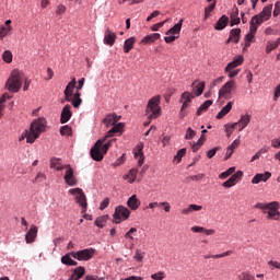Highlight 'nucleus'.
Returning <instances> with one entry per match:
<instances>
[{
  "label": "nucleus",
  "mask_w": 280,
  "mask_h": 280,
  "mask_svg": "<svg viewBox=\"0 0 280 280\" xmlns=\"http://www.w3.org/2000/svg\"><path fill=\"white\" fill-rule=\"evenodd\" d=\"M115 40H117V35L110 31V28H106L104 34V44L113 47L115 45Z\"/></svg>",
  "instance_id": "obj_17"
},
{
  "label": "nucleus",
  "mask_w": 280,
  "mask_h": 280,
  "mask_svg": "<svg viewBox=\"0 0 280 280\" xmlns=\"http://www.w3.org/2000/svg\"><path fill=\"white\" fill-rule=\"evenodd\" d=\"M72 129L69 125L62 126L60 128V135L62 137H71Z\"/></svg>",
  "instance_id": "obj_40"
},
{
  "label": "nucleus",
  "mask_w": 280,
  "mask_h": 280,
  "mask_svg": "<svg viewBox=\"0 0 280 280\" xmlns=\"http://www.w3.org/2000/svg\"><path fill=\"white\" fill-rule=\"evenodd\" d=\"M271 16H272V4H268L264 7L262 11L259 14L254 15L249 23H252L253 25H256V27H259L261 23H265V21H269Z\"/></svg>",
  "instance_id": "obj_6"
},
{
  "label": "nucleus",
  "mask_w": 280,
  "mask_h": 280,
  "mask_svg": "<svg viewBox=\"0 0 280 280\" xmlns=\"http://www.w3.org/2000/svg\"><path fill=\"white\" fill-rule=\"evenodd\" d=\"M279 45H280V37L275 43L268 42L266 46V54H270L271 51H273V49H277Z\"/></svg>",
  "instance_id": "obj_37"
},
{
  "label": "nucleus",
  "mask_w": 280,
  "mask_h": 280,
  "mask_svg": "<svg viewBox=\"0 0 280 280\" xmlns=\"http://www.w3.org/2000/svg\"><path fill=\"white\" fill-rule=\"evenodd\" d=\"M154 207H163L165 213H170V211H172V206L167 201H163V202L155 201V202L149 203V209H154Z\"/></svg>",
  "instance_id": "obj_28"
},
{
  "label": "nucleus",
  "mask_w": 280,
  "mask_h": 280,
  "mask_svg": "<svg viewBox=\"0 0 280 280\" xmlns=\"http://www.w3.org/2000/svg\"><path fill=\"white\" fill-rule=\"evenodd\" d=\"M191 148H192V152H197L198 150H200V148H202V142L198 140L196 143L191 145Z\"/></svg>",
  "instance_id": "obj_58"
},
{
  "label": "nucleus",
  "mask_w": 280,
  "mask_h": 280,
  "mask_svg": "<svg viewBox=\"0 0 280 280\" xmlns=\"http://www.w3.org/2000/svg\"><path fill=\"white\" fill-rule=\"evenodd\" d=\"M47 128V120L45 118H38L31 124V128L26 131V143H34L42 132H45Z\"/></svg>",
  "instance_id": "obj_2"
},
{
  "label": "nucleus",
  "mask_w": 280,
  "mask_h": 280,
  "mask_svg": "<svg viewBox=\"0 0 280 280\" xmlns=\"http://www.w3.org/2000/svg\"><path fill=\"white\" fill-rule=\"evenodd\" d=\"M135 159H138V166L141 167L145 161V155L143 154V143L137 145V150L133 152Z\"/></svg>",
  "instance_id": "obj_18"
},
{
  "label": "nucleus",
  "mask_w": 280,
  "mask_h": 280,
  "mask_svg": "<svg viewBox=\"0 0 280 280\" xmlns=\"http://www.w3.org/2000/svg\"><path fill=\"white\" fill-rule=\"evenodd\" d=\"M241 34H242V30L241 28H233V30H231L230 36H229V38L226 40V45H229V43H231V42L235 43V44L240 43Z\"/></svg>",
  "instance_id": "obj_23"
},
{
  "label": "nucleus",
  "mask_w": 280,
  "mask_h": 280,
  "mask_svg": "<svg viewBox=\"0 0 280 280\" xmlns=\"http://www.w3.org/2000/svg\"><path fill=\"white\" fill-rule=\"evenodd\" d=\"M107 220H108V217H107V215H102V217H98V218L95 220L94 224H95L96 226H98V229H104V226H106Z\"/></svg>",
  "instance_id": "obj_38"
},
{
  "label": "nucleus",
  "mask_w": 280,
  "mask_h": 280,
  "mask_svg": "<svg viewBox=\"0 0 280 280\" xmlns=\"http://www.w3.org/2000/svg\"><path fill=\"white\" fill-rule=\"evenodd\" d=\"M219 150H222V147H215V148L209 150V151L207 152V156H208L209 159H213V158L215 156V153H217Z\"/></svg>",
  "instance_id": "obj_49"
},
{
  "label": "nucleus",
  "mask_w": 280,
  "mask_h": 280,
  "mask_svg": "<svg viewBox=\"0 0 280 280\" xmlns=\"http://www.w3.org/2000/svg\"><path fill=\"white\" fill-rule=\"evenodd\" d=\"M61 264H65V266H78V261L71 259V253L61 257Z\"/></svg>",
  "instance_id": "obj_35"
},
{
  "label": "nucleus",
  "mask_w": 280,
  "mask_h": 280,
  "mask_svg": "<svg viewBox=\"0 0 280 280\" xmlns=\"http://www.w3.org/2000/svg\"><path fill=\"white\" fill-rule=\"evenodd\" d=\"M231 27L233 25H240V10L237 8H234L231 13Z\"/></svg>",
  "instance_id": "obj_33"
},
{
  "label": "nucleus",
  "mask_w": 280,
  "mask_h": 280,
  "mask_svg": "<svg viewBox=\"0 0 280 280\" xmlns=\"http://www.w3.org/2000/svg\"><path fill=\"white\" fill-rule=\"evenodd\" d=\"M176 38H178V35H166L164 37L165 43L170 44V43H174V40H176Z\"/></svg>",
  "instance_id": "obj_56"
},
{
  "label": "nucleus",
  "mask_w": 280,
  "mask_h": 280,
  "mask_svg": "<svg viewBox=\"0 0 280 280\" xmlns=\"http://www.w3.org/2000/svg\"><path fill=\"white\" fill-rule=\"evenodd\" d=\"M191 231H192V233H203L205 228H202V226H192Z\"/></svg>",
  "instance_id": "obj_63"
},
{
  "label": "nucleus",
  "mask_w": 280,
  "mask_h": 280,
  "mask_svg": "<svg viewBox=\"0 0 280 280\" xmlns=\"http://www.w3.org/2000/svg\"><path fill=\"white\" fill-rule=\"evenodd\" d=\"M233 62H235L236 67H240V65H242V62H244V57L243 56H237L234 58Z\"/></svg>",
  "instance_id": "obj_61"
},
{
  "label": "nucleus",
  "mask_w": 280,
  "mask_h": 280,
  "mask_svg": "<svg viewBox=\"0 0 280 280\" xmlns=\"http://www.w3.org/2000/svg\"><path fill=\"white\" fill-rule=\"evenodd\" d=\"M233 108V102H229L218 114L217 119H223L231 113V109Z\"/></svg>",
  "instance_id": "obj_26"
},
{
  "label": "nucleus",
  "mask_w": 280,
  "mask_h": 280,
  "mask_svg": "<svg viewBox=\"0 0 280 280\" xmlns=\"http://www.w3.org/2000/svg\"><path fill=\"white\" fill-rule=\"evenodd\" d=\"M94 255V248H85L79 252H71V257H73V259H78V261H89L93 259Z\"/></svg>",
  "instance_id": "obj_10"
},
{
  "label": "nucleus",
  "mask_w": 280,
  "mask_h": 280,
  "mask_svg": "<svg viewBox=\"0 0 280 280\" xmlns=\"http://www.w3.org/2000/svg\"><path fill=\"white\" fill-rule=\"evenodd\" d=\"M237 280H255V277H253L250 273L242 272L238 275Z\"/></svg>",
  "instance_id": "obj_48"
},
{
  "label": "nucleus",
  "mask_w": 280,
  "mask_h": 280,
  "mask_svg": "<svg viewBox=\"0 0 280 280\" xmlns=\"http://www.w3.org/2000/svg\"><path fill=\"white\" fill-rule=\"evenodd\" d=\"M164 277H165V272L160 271V272L153 273L151 276V279H153V280H162Z\"/></svg>",
  "instance_id": "obj_55"
},
{
  "label": "nucleus",
  "mask_w": 280,
  "mask_h": 280,
  "mask_svg": "<svg viewBox=\"0 0 280 280\" xmlns=\"http://www.w3.org/2000/svg\"><path fill=\"white\" fill-rule=\"evenodd\" d=\"M73 113H71V105H66L62 108L61 116H60V121L61 124H67L69 119H71Z\"/></svg>",
  "instance_id": "obj_21"
},
{
  "label": "nucleus",
  "mask_w": 280,
  "mask_h": 280,
  "mask_svg": "<svg viewBox=\"0 0 280 280\" xmlns=\"http://www.w3.org/2000/svg\"><path fill=\"white\" fill-rule=\"evenodd\" d=\"M161 38V34L153 33L150 35L144 36V38L141 40L142 45H150L152 43H155V40H159Z\"/></svg>",
  "instance_id": "obj_27"
},
{
  "label": "nucleus",
  "mask_w": 280,
  "mask_h": 280,
  "mask_svg": "<svg viewBox=\"0 0 280 280\" xmlns=\"http://www.w3.org/2000/svg\"><path fill=\"white\" fill-rule=\"evenodd\" d=\"M213 101L208 100L203 104L200 105V107L197 109V116L200 117L202 113H207L209 110V107L212 106Z\"/></svg>",
  "instance_id": "obj_34"
},
{
  "label": "nucleus",
  "mask_w": 280,
  "mask_h": 280,
  "mask_svg": "<svg viewBox=\"0 0 280 280\" xmlns=\"http://www.w3.org/2000/svg\"><path fill=\"white\" fill-rule=\"evenodd\" d=\"M12 26H0V38H5V35L10 33Z\"/></svg>",
  "instance_id": "obj_46"
},
{
  "label": "nucleus",
  "mask_w": 280,
  "mask_h": 280,
  "mask_svg": "<svg viewBox=\"0 0 280 280\" xmlns=\"http://www.w3.org/2000/svg\"><path fill=\"white\" fill-rule=\"evenodd\" d=\"M185 154H187V149H180L177 154L175 155L174 160L177 162V163H180V161H183V156H185Z\"/></svg>",
  "instance_id": "obj_42"
},
{
  "label": "nucleus",
  "mask_w": 280,
  "mask_h": 280,
  "mask_svg": "<svg viewBox=\"0 0 280 280\" xmlns=\"http://www.w3.org/2000/svg\"><path fill=\"white\" fill-rule=\"evenodd\" d=\"M272 176L271 172H265V173H258L256 174L253 179H252V184L253 185H259V183H266L267 180H269V178Z\"/></svg>",
  "instance_id": "obj_15"
},
{
  "label": "nucleus",
  "mask_w": 280,
  "mask_h": 280,
  "mask_svg": "<svg viewBox=\"0 0 280 280\" xmlns=\"http://www.w3.org/2000/svg\"><path fill=\"white\" fill-rule=\"evenodd\" d=\"M258 27L259 26L249 22V32L245 35V49L247 47H250V44L253 43V40H255V35L257 34Z\"/></svg>",
  "instance_id": "obj_14"
},
{
  "label": "nucleus",
  "mask_w": 280,
  "mask_h": 280,
  "mask_svg": "<svg viewBox=\"0 0 280 280\" xmlns=\"http://www.w3.org/2000/svg\"><path fill=\"white\" fill-rule=\"evenodd\" d=\"M12 51L10 50H4L2 54V60L3 62H7V65H10V62H12Z\"/></svg>",
  "instance_id": "obj_39"
},
{
  "label": "nucleus",
  "mask_w": 280,
  "mask_h": 280,
  "mask_svg": "<svg viewBox=\"0 0 280 280\" xmlns=\"http://www.w3.org/2000/svg\"><path fill=\"white\" fill-rule=\"evenodd\" d=\"M75 84H78V82L75 81V78H73L66 86V90L63 92L66 102H71V95H73Z\"/></svg>",
  "instance_id": "obj_16"
},
{
  "label": "nucleus",
  "mask_w": 280,
  "mask_h": 280,
  "mask_svg": "<svg viewBox=\"0 0 280 280\" xmlns=\"http://www.w3.org/2000/svg\"><path fill=\"white\" fill-rule=\"evenodd\" d=\"M50 167L57 170V172H62V170H67V164H62V160L60 158H51Z\"/></svg>",
  "instance_id": "obj_20"
},
{
  "label": "nucleus",
  "mask_w": 280,
  "mask_h": 280,
  "mask_svg": "<svg viewBox=\"0 0 280 280\" xmlns=\"http://www.w3.org/2000/svg\"><path fill=\"white\" fill-rule=\"evenodd\" d=\"M233 69H237V66L235 65L234 61L230 62V63L225 67V72L233 71Z\"/></svg>",
  "instance_id": "obj_60"
},
{
  "label": "nucleus",
  "mask_w": 280,
  "mask_h": 280,
  "mask_svg": "<svg viewBox=\"0 0 280 280\" xmlns=\"http://www.w3.org/2000/svg\"><path fill=\"white\" fill-rule=\"evenodd\" d=\"M63 180L66 185H69V187H75V185H78V178L75 177L73 168L70 164H66Z\"/></svg>",
  "instance_id": "obj_12"
},
{
  "label": "nucleus",
  "mask_w": 280,
  "mask_h": 280,
  "mask_svg": "<svg viewBox=\"0 0 280 280\" xmlns=\"http://www.w3.org/2000/svg\"><path fill=\"white\" fill-rule=\"evenodd\" d=\"M86 272V269L84 267H77L73 270V273L77 276V278L82 279L84 277V273Z\"/></svg>",
  "instance_id": "obj_43"
},
{
  "label": "nucleus",
  "mask_w": 280,
  "mask_h": 280,
  "mask_svg": "<svg viewBox=\"0 0 280 280\" xmlns=\"http://www.w3.org/2000/svg\"><path fill=\"white\" fill-rule=\"evenodd\" d=\"M242 178H244V172L237 171L226 182H224L222 184V187L230 189V187H234V185H237V183H240V180H242Z\"/></svg>",
  "instance_id": "obj_13"
},
{
  "label": "nucleus",
  "mask_w": 280,
  "mask_h": 280,
  "mask_svg": "<svg viewBox=\"0 0 280 280\" xmlns=\"http://www.w3.org/2000/svg\"><path fill=\"white\" fill-rule=\"evenodd\" d=\"M23 86V81L21 80V71L18 69L12 70L7 83L5 89L11 93H19Z\"/></svg>",
  "instance_id": "obj_4"
},
{
  "label": "nucleus",
  "mask_w": 280,
  "mask_h": 280,
  "mask_svg": "<svg viewBox=\"0 0 280 280\" xmlns=\"http://www.w3.org/2000/svg\"><path fill=\"white\" fill-rule=\"evenodd\" d=\"M236 126L237 124L225 125L226 137H231L233 135V130H235Z\"/></svg>",
  "instance_id": "obj_47"
},
{
  "label": "nucleus",
  "mask_w": 280,
  "mask_h": 280,
  "mask_svg": "<svg viewBox=\"0 0 280 280\" xmlns=\"http://www.w3.org/2000/svg\"><path fill=\"white\" fill-rule=\"evenodd\" d=\"M271 145L276 149L280 148V138L271 140Z\"/></svg>",
  "instance_id": "obj_62"
},
{
  "label": "nucleus",
  "mask_w": 280,
  "mask_h": 280,
  "mask_svg": "<svg viewBox=\"0 0 280 280\" xmlns=\"http://www.w3.org/2000/svg\"><path fill=\"white\" fill-rule=\"evenodd\" d=\"M85 280H104V278H100L97 276H86Z\"/></svg>",
  "instance_id": "obj_64"
},
{
  "label": "nucleus",
  "mask_w": 280,
  "mask_h": 280,
  "mask_svg": "<svg viewBox=\"0 0 280 280\" xmlns=\"http://www.w3.org/2000/svg\"><path fill=\"white\" fill-rule=\"evenodd\" d=\"M38 235V228L36 225H32L30 231L25 235L26 244H33Z\"/></svg>",
  "instance_id": "obj_19"
},
{
  "label": "nucleus",
  "mask_w": 280,
  "mask_h": 280,
  "mask_svg": "<svg viewBox=\"0 0 280 280\" xmlns=\"http://www.w3.org/2000/svg\"><path fill=\"white\" fill-rule=\"evenodd\" d=\"M194 137H196V131L194 129H191V127H189L186 130L185 139H186V141H190L191 139H194Z\"/></svg>",
  "instance_id": "obj_45"
},
{
  "label": "nucleus",
  "mask_w": 280,
  "mask_h": 280,
  "mask_svg": "<svg viewBox=\"0 0 280 280\" xmlns=\"http://www.w3.org/2000/svg\"><path fill=\"white\" fill-rule=\"evenodd\" d=\"M256 209H261L262 213H268V220H280L279 205L277 202L256 203Z\"/></svg>",
  "instance_id": "obj_5"
},
{
  "label": "nucleus",
  "mask_w": 280,
  "mask_h": 280,
  "mask_svg": "<svg viewBox=\"0 0 280 280\" xmlns=\"http://www.w3.org/2000/svg\"><path fill=\"white\" fill-rule=\"evenodd\" d=\"M143 255L144 254L141 252V249H137L133 259H136V261H143Z\"/></svg>",
  "instance_id": "obj_52"
},
{
  "label": "nucleus",
  "mask_w": 280,
  "mask_h": 280,
  "mask_svg": "<svg viewBox=\"0 0 280 280\" xmlns=\"http://www.w3.org/2000/svg\"><path fill=\"white\" fill-rule=\"evenodd\" d=\"M119 119H121V116H117V114H109L103 119V124L106 126V128H109V126H113V128L108 130L105 137L98 139L90 150V154L93 161H104V155L108 152V150H110L113 141H116L115 139H112L106 142V139H108V137H115V135H121V132H124L125 125L124 122L117 124Z\"/></svg>",
  "instance_id": "obj_1"
},
{
  "label": "nucleus",
  "mask_w": 280,
  "mask_h": 280,
  "mask_svg": "<svg viewBox=\"0 0 280 280\" xmlns=\"http://www.w3.org/2000/svg\"><path fill=\"white\" fill-rule=\"evenodd\" d=\"M215 10V1L210 3L206 9H205V19H209L211 16V12Z\"/></svg>",
  "instance_id": "obj_41"
},
{
  "label": "nucleus",
  "mask_w": 280,
  "mask_h": 280,
  "mask_svg": "<svg viewBox=\"0 0 280 280\" xmlns=\"http://www.w3.org/2000/svg\"><path fill=\"white\" fill-rule=\"evenodd\" d=\"M229 25V16L222 15L214 25V30L222 31Z\"/></svg>",
  "instance_id": "obj_30"
},
{
  "label": "nucleus",
  "mask_w": 280,
  "mask_h": 280,
  "mask_svg": "<svg viewBox=\"0 0 280 280\" xmlns=\"http://www.w3.org/2000/svg\"><path fill=\"white\" fill-rule=\"evenodd\" d=\"M191 100H194V93L190 92H184L179 98V103L182 104L179 117L183 119L184 117H187V108L191 106Z\"/></svg>",
  "instance_id": "obj_8"
},
{
  "label": "nucleus",
  "mask_w": 280,
  "mask_h": 280,
  "mask_svg": "<svg viewBox=\"0 0 280 280\" xmlns=\"http://www.w3.org/2000/svg\"><path fill=\"white\" fill-rule=\"evenodd\" d=\"M228 148H230V150H237L240 148V139H236L232 142V144H230Z\"/></svg>",
  "instance_id": "obj_57"
},
{
  "label": "nucleus",
  "mask_w": 280,
  "mask_h": 280,
  "mask_svg": "<svg viewBox=\"0 0 280 280\" xmlns=\"http://www.w3.org/2000/svg\"><path fill=\"white\" fill-rule=\"evenodd\" d=\"M139 171L137 168H131L129 171V174L127 175V178H129V183H133L137 179V173Z\"/></svg>",
  "instance_id": "obj_44"
},
{
  "label": "nucleus",
  "mask_w": 280,
  "mask_h": 280,
  "mask_svg": "<svg viewBox=\"0 0 280 280\" xmlns=\"http://www.w3.org/2000/svg\"><path fill=\"white\" fill-rule=\"evenodd\" d=\"M180 30H183V19L166 32V36H178L180 34Z\"/></svg>",
  "instance_id": "obj_25"
},
{
  "label": "nucleus",
  "mask_w": 280,
  "mask_h": 280,
  "mask_svg": "<svg viewBox=\"0 0 280 280\" xmlns=\"http://www.w3.org/2000/svg\"><path fill=\"white\" fill-rule=\"evenodd\" d=\"M236 85L234 80L228 81L219 91V97H224V100H231L233 97V92Z\"/></svg>",
  "instance_id": "obj_11"
},
{
  "label": "nucleus",
  "mask_w": 280,
  "mask_h": 280,
  "mask_svg": "<svg viewBox=\"0 0 280 280\" xmlns=\"http://www.w3.org/2000/svg\"><path fill=\"white\" fill-rule=\"evenodd\" d=\"M279 14H280V1H277L275 4L273 16H279Z\"/></svg>",
  "instance_id": "obj_59"
},
{
  "label": "nucleus",
  "mask_w": 280,
  "mask_h": 280,
  "mask_svg": "<svg viewBox=\"0 0 280 280\" xmlns=\"http://www.w3.org/2000/svg\"><path fill=\"white\" fill-rule=\"evenodd\" d=\"M69 194L71 196H75V202L77 205H80L82 208V213H86V208L89 207V203L86 202V195H84V190L81 188H72L69 190Z\"/></svg>",
  "instance_id": "obj_7"
},
{
  "label": "nucleus",
  "mask_w": 280,
  "mask_h": 280,
  "mask_svg": "<svg viewBox=\"0 0 280 280\" xmlns=\"http://www.w3.org/2000/svg\"><path fill=\"white\" fill-rule=\"evenodd\" d=\"M232 254H233V252L228 250L225 253L217 254V255H205L203 259H222V257H229Z\"/></svg>",
  "instance_id": "obj_36"
},
{
  "label": "nucleus",
  "mask_w": 280,
  "mask_h": 280,
  "mask_svg": "<svg viewBox=\"0 0 280 280\" xmlns=\"http://www.w3.org/2000/svg\"><path fill=\"white\" fill-rule=\"evenodd\" d=\"M135 43H137V39L135 37H129L124 43V51L125 54H130V50L135 47Z\"/></svg>",
  "instance_id": "obj_32"
},
{
  "label": "nucleus",
  "mask_w": 280,
  "mask_h": 280,
  "mask_svg": "<svg viewBox=\"0 0 280 280\" xmlns=\"http://www.w3.org/2000/svg\"><path fill=\"white\" fill-rule=\"evenodd\" d=\"M192 92L197 95V97H200V95L205 92V82H197L195 81L192 83Z\"/></svg>",
  "instance_id": "obj_31"
},
{
  "label": "nucleus",
  "mask_w": 280,
  "mask_h": 280,
  "mask_svg": "<svg viewBox=\"0 0 280 280\" xmlns=\"http://www.w3.org/2000/svg\"><path fill=\"white\" fill-rule=\"evenodd\" d=\"M113 218H114L115 224H120L121 222L130 218V210L124 206H118L115 208Z\"/></svg>",
  "instance_id": "obj_9"
},
{
  "label": "nucleus",
  "mask_w": 280,
  "mask_h": 280,
  "mask_svg": "<svg viewBox=\"0 0 280 280\" xmlns=\"http://www.w3.org/2000/svg\"><path fill=\"white\" fill-rule=\"evenodd\" d=\"M127 207L131 209V211H137L139 207H141V201L137 198V195H132L127 200Z\"/></svg>",
  "instance_id": "obj_22"
},
{
  "label": "nucleus",
  "mask_w": 280,
  "mask_h": 280,
  "mask_svg": "<svg viewBox=\"0 0 280 280\" xmlns=\"http://www.w3.org/2000/svg\"><path fill=\"white\" fill-rule=\"evenodd\" d=\"M194 211H202V206L191 203L187 208H184L182 210V213H183V215H189L190 213H194Z\"/></svg>",
  "instance_id": "obj_29"
},
{
  "label": "nucleus",
  "mask_w": 280,
  "mask_h": 280,
  "mask_svg": "<svg viewBox=\"0 0 280 280\" xmlns=\"http://www.w3.org/2000/svg\"><path fill=\"white\" fill-rule=\"evenodd\" d=\"M110 205V199L109 198H105L100 206V210L104 211V209H106L108 206Z\"/></svg>",
  "instance_id": "obj_54"
},
{
  "label": "nucleus",
  "mask_w": 280,
  "mask_h": 280,
  "mask_svg": "<svg viewBox=\"0 0 280 280\" xmlns=\"http://www.w3.org/2000/svg\"><path fill=\"white\" fill-rule=\"evenodd\" d=\"M236 124V126H238V131L242 132V130H244V128H246V126H248V124H250V115L246 114V115H242L240 120Z\"/></svg>",
  "instance_id": "obj_24"
},
{
  "label": "nucleus",
  "mask_w": 280,
  "mask_h": 280,
  "mask_svg": "<svg viewBox=\"0 0 280 280\" xmlns=\"http://www.w3.org/2000/svg\"><path fill=\"white\" fill-rule=\"evenodd\" d=\"M145 115L150 120L161 117V95H155L149 100Z\"/></svg>",
  "instance_id": "obj_3"
},
{
  "label": "nucleus",
  "mask_w": 280,
  "mask_h": 280,
  "mask_svg": "<svg viewBox=\"0 0 280 280\" xmlns=\"http://www.w3.org/2000/svg\"><path fill=\"white\" fill-rule=\"evenodd\" d=\"M70 102H71V104L74 108H78L79 106H82V98L73 97V98L70 100Z\"/></svg>",
  "instance_id": "obj_51"
},
{
  "label": "nucleus",
  "mask_w": 280,
  "mask_h": 280,
  "mask_svg": "<svg viewBox=\"0 0 280 280\" xmlns=\"http://www.w3.org/2000/svg\"><path fill=\"white\" fill-rule=\"evenodd\" d=\"M47 176L45 175V173H38L33 183H43V180H45Z\"/></svg>",
  "instance_id": "obj_50"
},
{
  "label": "nucleus",
  "mask_w": 280,
  "mask_h": 280,
  "mask_svg": "<svg viewBox=\"0 0 280 280\" xmlns=\"http://www.w3.org/2000/svg\"><path fill=\"white\" fill-rule=\"evenodd\" d=\"M167 23V20L160 22L158 24H154L151 30L152 32H159V30H161V27H163V25H165Z\"/></svg>",
  "instance_id": "obj_53"
}]
</instances>
